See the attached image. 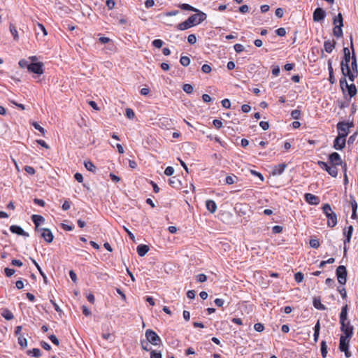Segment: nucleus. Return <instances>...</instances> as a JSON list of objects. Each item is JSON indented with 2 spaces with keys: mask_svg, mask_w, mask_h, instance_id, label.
Masks as SVG:
<instances>
[{
  "mask_svg": "<svg viewBox=\"0 0 358 358\" xmlns=\"http://www.w3.org/2000/svg\"><path fill=\"white\" fill-rule=\"evenodd\" d=\"M323 213L327 216V225L329 227H334L337 224V216L336 214L332 210L329 203H325L322 207Z\"/></svg>",
  "mask_w": 358,
  "mask_h": 358,
  "instance_id": "nucleus-1",
  "label": "nucleus"
},
{
  "mask_svg": "<svg viewBox=\"0 0 358 358\" xmlns=\"http://www.w3.org/2000/svg\"><path fill=\"white\" fill-rule=\"evenodd\" d=\"M340 87L342 91L344 92L345 90H348V93L350 97H353L357 94V88L355 84L348 85L347 80L345 78H341L339 81Z\"/></svg>",
  "mask_w": 358,
  "mask_h": 358,
  "instance_id": "nucleus-2",
  "label": "nucleus"
},
{
  "mask_svg": "<svg viewBox=\"0 0 358 358\" xmlns=\"http://www.w3.org/2000/svg\"><path fill=\"white\" fill-rule=\"evenodd\" d=\"M350 338L351 337H347V336L343 335H341L340 338L339 350L345 352L347 358L351 356V352L348 350Z\"/></svg>",
  "mask_w": 358,
  "mask_h": 358,
  "instance_id": "nucleus-3",
  "label": "nucleus"
},
{
  "mask_svg": "<svg viewBox=\"0 0 358 358\" xmlns=\"http://www.w3.org/2000/svg\"><path fill=\"white\" fill-rule=\"evenodd\" d=\"M194 15H190L187 19L192 26L201 23L206 19V14L198 10Z\"/></svg>",
  "mask_w": 358,
  "mask_h": 358,
  "instance_id": "nucleus-4",
  "label": "nucleus"
},
{
  "mask_svg": "<svg viewBox=\"0 0 358 358\" xmlns=\"http://www.w3.org/2000/svg\"><path fill=\"white\" fill-rule=\"evenodd\" d=\"M145 336L146 340L154 345H159L162 343L160 337L152 329H147Z\"/></svg>",
  "mask_w": 358,
  "mask_h": 358,
  "instance_id": "nucleus-5",
  "label": "nucleus"
},
{
  "mask_svg": "<svg viewBox=\"0 0 358 358\" xmlns=\"http://www.w3.org/2000/svg\"><path fill=\"white\" fill-rule=\"evenodd\" d=\"M329 163L331 165H334V166H336L338 165H341L343 166L344 171H346V169H347L346 164L343 163V161L341 158L340 155L337 152H334L331 153V155H329Z\"/></svg>",
  "mask_w": 358,
  "mask_h": 358,
  "instance_id": "nucleus-6",
  "label": "nucleus"
},
{
  "mask_svg": "<svg viewBox=\"0 0 358 358\" xmlns=\"http://www.w3.org/2000/svg\"><path fill=\"white\" fill-rule=\"evenodd\" d=\"M336 276H337L338 282L342 285H345L347 281V275H348L345 266H339L336 268Z\"/></svg>",
  "mask_w": 358,
  "mask_h": 358,
  "instance_id": "nucleus-7",
  "label": "nucleus"
},
{
  "mask_svg": "<svg viewBox=\"0 0 358 358\" xmlns=\"http://www.w3.org/2000/svg\"><path fill=\"white\" fill-rule=\"evenodd\" d=\"M353 122H338L337 124V129L338 131V134L345 138L348 134L349 129L353 127Z\"/></svg>",
  "mask_w": 358,
  "mask_h": 358,
  "instance_id": "nucleus-8",
  "label": "nucleus"
},
{
  "mask_svg": "<svg viewBox=\"0 0 358 358\" xmlns=\"http://www.w3.org/2000/svg\"><path fill=\"white\" fill-rule=\"evenodd\" d=\"M343 77L341 78L349 79L350 82H354L358 74L350 69V66L341 67Z\"/></svg>",
  "mask_w": 358,
  "mask_h": 358,
  "instance_id": "nucleus-9",
  "label": "nucleus"
},
{
  "mask_svg": "<svg viewBox=\"0 0 358 358\" xmlns=\"http://www.w3.org/2000/svg\"><path fill=\"white\" fill-rule=\"evenodd\" d=\"M341 331L344 334L343 336L352 337L353 335V327L350 324V321L341 323Z\"/></svg>",
  "mask_w": 358,
  "mask_h": 358,
  "instance_id": "nucleus-10",
  "label": "nucleus"
},
{
  "mask_svg": "<svg viewBox=\"0 0 358 358\" xmlns=\"http://www.w3.org/2000/svg\"><path fill=\"white\" fill-rule=\"evenodd\" d=\"M38 231H41V236L48 243L52 242L54 236L52 231L47 228H40Z\"/></svg>",
  "mask_w": 358,
  "mask_h": 358,
  "instance_id": "nucleus-11",
  "label": "nucleus"
},
{
  "mask_svg": "<svg viewBox=\"0 0 358 358\" xmlns=\"http://www.w3.org/2000/svg\"><path fill=\"white\" fill-rule=\"evenodd\" d=\"M352 60L350 51L348 48H343V58L341 62V67L350 66V62Z\"/></svg>",
  "mask_w": 358,
  "mask_h": 358,
  "instance_id": "nucleus-12",
  "label": "nucleus"
},
{
  "mask_svg": "<svg viewBox=\"0 0 358 358\" xmlns=\"http://www.w3.org/2000/svg\"><path fill=\"white\" fill-rule=\"evenodd\" d=\"M28 71L38 75L43 73V64L38 62V63H31L29 65Z\"/></svg>",
  "mask_w": 358,
  "mask_h": 358,
  "instance_id": "nucleus-13",
  "label": "nucleus"
},
{
  "mask_svg": "<svg viewBox=\"0 0 358 358\" xmlns=\"http://www.w3.org/2000/svg\"><path fill=\"white\" fill-rule=\"evenodd\" d=\"M326 17L325 11L321 8H317L313 15L314 22H320L323 20Z\"/></svg>",
  "mask_w": 358,
  "mask_h": 358,
  "instance_id": "nucleus-14",
  "label": "nucleus"
},
{
  "mask_svg": "<svg viewBox=\"0 0 358 358\" xmlns=\"http://www.w3.org/2000/svg\"><path fill=\"white\" fill-rule=\"evenodd\" d=\"M345 145V138L339 135L335 138L334 141V148L336 150H342Z\"/></svg>",
  "mask_w": 358,
  "mask_h": 358,
  "instance_id": "nucleus-15",
  "label": "nucleus"
},
{
  "mask_svg": "<svg viewBox=\"0 0 358 358\" xmlns=\"http://www.w3.org/2000/svg\"><path fill=\"white\" fill-rule=\"evenodd\" d=\"M306 201L310 205H317L320 203V198L313 194L306 193L304 195Z\"/></svg>",
  "mask_w": 358,
  "mask_h": 358,
  "instance_id": "nucleus-16",
  "label": "nucleus"
},
{
  "mask_svg": "<svg viewBox=\"0 0 358 358\" xmlns=\"http://www.w3.org/2000/svg\"><path fill=\"white\" fill-rule=\"evenodd\" d=\"M350 48H351L353 53H352V60H351V63H350V69L352 71H355V73L358 74L357 58H356V56H355V52H354L355 50H354V45H353V43H352V38H351Z\"/></svg>",
  "mask_w": 358,
  "mask_h": 358,
  "instance_id": "nucleus-17",
  "label": "nucleus"
},
{
  "mask_svg": "<svg viewBox=\"0 0 358 358\" xmlns=\"http://www.w3.org/2000/svg\"><path fill=\"white\" fill-rule=\"evenodd\" d=\"M10 230L13 234H16L17 235L23 236H25V237H28L29 236V234L27 232L24 231L23 230V229L22 227H20V226L12 225L10 227Z\"/></svg>",
  "mask_w": 358,
  "mask_h": 358,
  "instance_id": "nucleus-18",
  "label": "nucleus"
},
{
  "mask_svg": "<svg viewBox=\"0 0 358 358\" xmlns=\"http://www.w3.org/2000/svg\"><path fill=\"white\" fill-rule=\"evenodd\" d=\"M336 42L334 40H327L324 43V50L327 53H331L336 47Z\"/></svg>",
  "mask_w": 358,
  "mask_h": 358,
  "instance_id": "nucleus-19",
  "label": "nucleus"
},
{
  "mask_svg": "<svg viewBox=\"0 0 358 358\" xmlns=\"http://www.w3.org/2000/svg\"><path fill=\"white\" fill-rule=\"evenodd\" d=\"M31 220L35 224V230L36 231H37L40 229L39 225L41 223H43L45 220L44 217L39 215H33L31 216Z\"/></svg>",
  "mask_w": 358,
  "mask_h": 358,
  "instance_id": "nucleus-20",
  "label": "nucleus"
},
{
  "mask_svg": "<svg viewBox=\"0 0 358 358\" xmlns=\"http://www.w3.org/2000/svg\"><path fill=\"white\" fill-rule=\"evenodd\" d=\"M286 167H287L286 164H284V163L279 164L273 167V171H272V174L273 176L280 175L283 173V171H285Z\"/></svg>",
  "mask_w": 358,
  "mask_h": 358,
  "instance_id": "nucleus-21",
  "label": "nucleus"
},
{
  "mask_svg": "<svg viewBox=\"0 0 358 358\" xmlns=\"http://www.w3.org/2000/svg\"><path fill=\"white\" fill-rule=\"evenodd\" d=\"M348 305H345L342 307L341 312L340 313V323L345 322L348 320Z\"/></svg>",
  "mask_w": 358,
  "mask_h": 358,
  "instance_id": "nucleus-22",
  "label": "nucleus"
},
{
  "mask_svg": "<svg viewBox=\"0 0 358 358\" xmlns=\"http://www.w3.org/2000/svg\"><path fill=\"white\" fill-rule=\"evenodd\" d=\"M206 206L208 210L211 213H214L217 210L215 202L211 199H208L206 201Z\"/></svg>",
  "mask_w": 358,
  "mask_h": 358,
  "instance_id": "nucleus-23",
  "label": "nucleus"
},
{
  "mask_svg": "<svg viewBox=\"0 0 358 358\" xmlns=\"http://www.w3.org/2000/svg\"><path fill=\"white\" fill-rule=\"evenodd\" d=\"M149 247L147 245H139L137 246V252L140 257H143L149 251Z\"/></svg>",
  "mask_w": 358,
  "mask_h": 358,
  "instance_id": "nucleus-24",
  "label": "nucleus"
},
{
  "mask_svg": "<svg viewBox=\"0 0 358 358\" xmlns=\"http://www.w3.org/2000/svg\"><path fill=\"white\" fill-rule=\"evenodd\" d=\"M193 27L190 22H189V20H186L185 21L179 23L177 24L176 27L178 29L184 31L186 29H189L190 27Z\"/></svg>",
  "mask_w": 358,
  "mask_h": 358,
  "instance_id": "nucleus-25",
  "label": "nucleus"
},
{
  "mask_svg": "<svg viewBox=\"0 0 358 358\" xmlns=\"http://www.w3.org/2000/svg\"><path fill=\"white\" fill-rule=\"evenodd\" d=\"M169 184L174 187V188H180L181 186V182L176 177H172L169 180Z\"/></svg>",
  "mask_w": 358,
  "mask_h": 358,
  "instance_id": "nucleus-26",
  "label": "nucleus"
},
{
  "mask_svg": "<svg viewBox=\"0 0 358 358\" xmlns=\"http://www.w3.org/2000/svg\"><path fill=\"white\" fill-rule=\"evenodd\" d=\"M313 306L317 310H324L327 308L326 306L321 303L320 298H314Z\"/></svg>",
  "mask_w": 358,
  "mask_h": 358,
  "instance_id": "nucleus-27",
  "label": "nucleus"
},
{
  "mask_svg": "<svg viewBox=\"0 0 358 358\" xmlns=\"http://www.w3.org/2000/svg\"><path fill=\"white\" fill-rule=\"evenodd\" d=\"M327 172L332 177L336 178L338 176V169L336 166H329Z\"/></svg>",
  "mask_w": 358,
  "mask_h": 358,
  "instance_id": "nucleus-28",
  "label": "nucleus"
},
{
  "mask_svg": "<svg viewBox=\"0 0 358 358\" xmlns=\"http://www.w3.org/2000/svg\"><path fill=\"white\" fill-rule=\"evenodd\" d=\"M84 165L86 169L92 173H95L96 171V167L91 161H85Z\"/></svg>",
  "mask_w": 358,
  "mask_h": 358,
  "instance_id": "nucleus-29",
  "label": "nucleus"
},
{
  "mask_svg": "<svg viewBox=\"0 0 358 358\" xmlns=\"http://www.w3.org/2000/svg\"><path fill=\"white\" fill-rule=\"evenodd\" d=\"M179 8L184 10H189L192 12H197L198 9L192 6L189 4L187 3H181L179 5Z\"/></svg>",
  "mask_w": 358,
  "mask_h": 358,
  "instance_id": "nucleus-30",
  "label": "nucleus"
},
{
  "mask_svg": "<svg viewBox=\"0 0 358 358\" xmlns=\"http://www.w3.org/2000/svg\"><path fill=\"white\" fill-rule=\"evenodd\" d=\"M333 23L334 25L343 26V19L341 13L334 18Z\"/></svg>",
  "mask_w": 358,
  "mask_h": 358,
  "instance_id": "nucleus-31",
  "label": "nucleus"
},
{
  "mask_svg": "<svg viewBox=\"0 0 358 358\" xmlns=\"http://www.w3.org/2000/svg\"><path fill=\"white\" fill-rule=\"evenodd\" d=\"M343 27V26L335 25V27L333 29V34L337 38H340L343 36V31H342Z\"/></svg>",
  "mask_w": 358,
  "mask_h": 358,
  "instance_id": "nucleus-32",
  "label": "nucleus"
},
{
  "mask_svg": "<svg viewBox=\"0 0 358 358\" xmlns=\"http://www.w3.org/2000/svg\"><path fill=\"white\" fill-rule=\"evenodd\" d=\"M17 341L22 348H25L27 346V340L22 335L18 336Z\"/></svg>",
  "mask_w": 358,
  "mask_h": 358,
  "instance_id": "nucleus-33",
  "label": "nucleus"
},
{
  "mask_svg": "<svg viewBox=\"0 0 358 358\" xmlns=\"http://www.w3.org/2000/svg\"><path fill=\"white\" fill-rule=\"evenodd\" d=\"M9 28H10V31L12 36H13L14 40L18 41L19 36H18L17 31L15 27L13 24H10Z\"/></svg>",
  "mask_w": 358,
  "mask_h": 358,
  "instance_id": "nucleus-34",
  "label": "nucleus"
},
{
  "mask_svg": "<svg viewBox=\"0 0 358 358\" xmlns=\"http://www.w3.org/2000/svg\"><path fill=\"white\" fill-rule=\"evenodd\" d=\"M327 354V345L326 341H322L321 343V355L322 357L325 358Z\"/></svg>",
  "mask_w": 358,
  "mask_h": 358,
  "instance_id": "nucleus-35",
  "label": "nucleus"
},
{
  "mask_svg": "<svg viewBox=\"0 0 358 358\" xmlns=\"http://www.w3.org/2000/svg\"><path fill=\"white\" fill-rule=\"evenodd\" d=\"M2 316L7 320H11L14 318L13 314L9 310L6 309L2 313Z\"/></svg>",
  "mask_w": 358,
  "mask_h": 358,
  "instance_id": "nucleus-36",
  "label": "nucleus"
},
{
  "mask_svg": "<svg viewBox=\"0 0 358 358\" xmlns=\"http://www.w3.org/2000/svg\"><path fill=\"white\" fill-rule=\"evenodd\" d=\"M180 62L183 66H187L190 64V59L187 56H182Z\"/></svg>",
  "mask_w": 358,
  "mask_h": 358,
  "instance_id": "nucleus-37",
  "label": "nucleus"
},
{
  "mask_svg": "<svg viewBox=\"0 0 358 358\" xmlns=\"http://www.w3.org/2000/svg\"><path fill=\"white\" fill-rule=\"evenodd\" d=\"M182 90L187 93V94H191L193 92V86L190 84H184L182 86Z\"/></svg>",
  "mask_w": 358,
  "mask_h": 358,
  "instance_id": "nucleus-38",
  "label": "nucleus"
},
{
  "mask_svg": "<svg viewBox=\"0 0 358 358\" xmlns=\"http://www.w3.org/2000/svg\"><path fill=\"white\" fill-rule=\"evenodd\" d=\"M303 278L304 275L301 272H297L294 274V280L298 283L301 282Z\"/></svg>",
  "mask_w": 358,
  "mask_h": 358,
  "instance_id": "nucleus-39",
  "label": "nucleus"
},
{
  "mask_svg": "<svg viewBox=\"0 0 358 358\" xmlns=\"http://www.w3.org/2000/svg\"><path fill=\"white\" fill-rule=\"evenodd\" d=\"M29 355L31 354L35 357H39L41 355V350L38 348H34L27 352Z\"/></svg>",
  "mask_w": 358,
  "mask_h": 358,
  "instance_id": "nucleus-40",
  "label": "nucleus"
},
{
  "mask_svg": "<svg viewBox=\"0 0 358 358\" xmlns=\"http://www.w3.org/2000/svg\"><path fill=\"white\" fill-rule=\"evenodd\" d=\"M8 331L6 327H0V342H2L6 336V334Z\"/></svg>",
  "mask_w": 358,
  "mask_h": 358,
  "instance_id": "nucleus-41",
  "label": "nucleus"
},
{
  "mask_svg": "<svg viewBox=\"0 0 358 358\" xmlns=\"http://www.w3.org/2000/svg\"><path fill=\"white\" fill-rule=\"evenodd\" d=\"M141 348L142 349H143L144 350H146V351H150L151 350V348L149 345V342L146 340V341H141Z\"/></svg>",
  "mask_w": 358,
  "mask_h": 358,
  "instance_id": "nucleus-42",
  "label": "nucleus"
},
{
  "mask_svg": "<svg viewBox=\"0 0 358 358\" xmlns=\"http://www.w3.org/2000/svg\"><path fill=\"white\" fill-rule=\"evenodd\" d=\"M196 280L199 282H204L207 280V276L203 273H200L196 276Z\"/></svg>",
  "mask_w": 358,
  "mask_h": 358,
  "instance_id": "nucleus-43",
  "label": "nucleus"
},
{
  "mask_svg": "<svg viewBox=\"0 0 358 358\" xmlns=\"http://www.w3.org/2000/svg\"><path fill=\"white\" fill-rule=\"evenodd\" d=\"M150 358H162L161 352L157 350H150Z\"/></svg>",
  "mask_w": 358,
  "mask_h": 358,
  "instance_id": "nucleus-44",
  "label": "nucleus"
},
{
  "mask_svg": "<svg viewBox=\"0 0 358 358\" xmlns=\"http://www.w3.org/2000/svg\"><path fill=\"white\" fill-rule=\"evenodd\" d=\"M309 244L313 248H318L320 247V242L317 239H310Z\"/></svg>",
  "mask_w": 358,
  "mask_h": 358,
  "instance_id": "nucleus-45",
  "label": "nucleus"
},
{
  "mask_svg": "<svg viewBox=\"0 0 358 358\" xmlns=\"http://www.w3.org/2000/svg\"><path fill=\"white\" fill-rule=\"evenodd\" d=\"M30 259H31V262H33V264L36 266V267L37 268V269L38 270L40 274L43 276V278H46V275L42 271V269H41V266L38 265V264L36 262V260L32 258H30Z\"/></svg>",
  "mask_w": 358,
  "mask_h": 358,
  "instance_id": "nucleus-46",
  "label": "nucleus"
},
{
  "mask_svg": "<svg viewBox=\"0 0 358 358\" xmlns=\"http://www.w3.org/2000/svg\"><path fill=\"white\" fill-rule=\"evenodd\" d=\"M125 115L129 119H134L135 117V113L131 108H127Z\"/></svg>",
  "mask_w": 358,
  "mask_h": 358,
  "instance_id": "nucleus-47",
  "label": "nucleus"
},
{
  "mask_svg": "<svg viewBox=\"0 0 358 358\" xmlns=\"http://www.w3.org/2000/svg\"><path fill=\"white\" fill-rule=\"evenodd\" d=\"M291 116L294 120H298L301 116V111L299 110H294L291 113Z\"/></svg>",
  "mask_w": 358,
  "mask_h": 358,
  "instance_id": "nucleus-48",
  "label": "nucleus"
},
{
  "mask_svg": "<svg viewBox=\"0 0 358 358\" xmlns=\"http://www.w3.org/2000/svg\"><path fill=\"white\" fill-rule=\"evenodd\" d=\"M234 178L237 179V177L235 176H228L226 177L225 182L228 185H232L235 182Z\"/></svg>",
  "mask_w": 358,
  "mask_h": 358,
  "instance_id": "nucleus-49",
  "label": "nucleus"
},
{
  "mask_svg": "<svg viewBox=\"0 0 358 358\" xmlns=\"http://www.w3.org/2000/svg\"><path fill=\"white\" fill-rule=\"evenodd\" d=\"M163 41L160 39H155L152 41V45L157 48H160L163 45Z\"/></svg>",
  "mask_w": 358,
  "mask_h": 358,
  "instance_id": "nucleus-50",
  "label": "nucleus"
},
{
  "mask_svg": "<svg viewBox=\"0 0 358 358\" xmlns=\"http://www.w3.org/2000/svg\"><path fill=\"white\" fill-rule=\"evenodd\" d=\"M32 125L34 126V127L37 129L38 131H39L43 136L45 135V129L44 128H43L42 127H41L37 122H33L32 123Z\"/></svg>",
  "mask_w": 358,
  "mask_h": 358,
  "instance_id": "nucleus-51",
  "label": "nucleus"
},
{
  "mask_svg": "<svg viewBox=\"0 0 358 358\" xmlns=\"http://www.w3.org/2000/svg\"><path fill=\"white\" fill-rule=\"evenodd\" d=\"M101 336L103 339L113 342L114 341L113 336L110 333H103Z\"/></svg>",
  "mask_w": 358,
  "mask_h": 358,
  "instance_id": "nucleus-52",
  "label": "nucleus"
},
{
  "mask_svg": "<svg viewBox=\"0 0 358 358\" xmlns=\"http://www.w3.org/2000/svg\"><path fill=\"white\" fill-rule=\"evenodd\" d=\"M329 162H322V161H318L317 162V164L319 165V166L321 169L325 170L326 171H327V169H328V167L329 166Z\"/></svg>",
  "mask_w": 358,
  "mask_h": 358,
  "instance_id": "nucleus-53",
  "label": "nucleus"
},
{
  "mask_svg": "<svg viewBox=\"0 0 358 358\" xmlns=\"http://www.w3.org/2000/svg\"><path fill=\"white\" fill-rule=\"evenodd\" d=\"M187 41L189 44L193 45L196 42V37L194 34H189Z\"/></svg>",
  "mask_w": 358,
  "mask_h": 358,
  "instance_id": "nucleus-54",
  "label": "nucleus"
},
{
  "mask_svg": "<svg viewBox=\"0 0 358 358\" xmlns=\"http://www.w3.org/2000/svg\"><path fill=\"white\" fill-rule=\"evenodd\" d=\"M49 339L51 341V342L55 344V345L58 346L59 345V341L58 338L53 334L50 335L48 336Z\"/></svg>",
  "mask_w": 358,
  "mask_h": 358,
  "instance_id": "nucleus-55",
  "label": "nucleus"
},
{
  "mask_svg": "<svg viewBox=\"0 0 358 358\" xmlns=\"http://www.w3.org/2000/svg\"><path fill=\"white\" fill-rule=\"evenodd\" d=\"M337 289H338V292L341 294V297L343 299H345L347 297V293H346V290H345V287H338Z\"/></svg>",
  "mask_w": 358,
  "mask_h": 358,
  "instance_id": "nucleus-56",
  "label": "nucleus"
},
{
  "mask_svg": "<svg viewBox=\"0 0 358 358\" xmlns=\"http://www.w3.org/2000/svg\"><path fill=\"white\" fill-rule=\"evenodd\" d=\"M174 173V169L172 166H168L164 171V174L168 176H171Z\"/></svg>",
  "mask_w": 358,
  "mask_h": 358,
  "instance_id": "nucleus-57",
  "label": "nucleus"
},
{
  "mask_svg": "<svg viewBox=\"0 0 358 358\" xmlns=\"http://www.w3.org/2000/svg\"><path fill=\"white\" fill-rule=\"evenodd\" d=\"M254 329L258 332H262L264 329V326L262 323H256L254 326Z\"/></svg>",
  "mask_w": 358,
  "mask_h": 358,
  "instance_id": "nucleus-58",
  "label": "nucleus"
},
{
  "mask_svg": "<svg viewBox=\"0 0 358 358\" xmlns=\"http://www.w3.org/2000/svg\"><path fill=\"white\" fill-rule=\"evenodd\" d=\"M275 33L279 36H284L286 34V30L285 28L280 27L275 30Z\"/></svg>",
  "mask_w": 358,
  "mask_h": 358,
  "instance_id": "nucleus-59",
  "label": "nucleus"
},
{
  "mask_svg": "<svg viewBox=\"0 0 358 358\" xmlns=\"http://www.w3.org/2000/svg\"><path fill=\"white\" fill-rule=\"evenodd\" d=\"M221 103H222V107H224L225 108H229L230 106H231V102H230V101L228 99H223L221 101Z\"/></svg>",
  "mask_w": 358,
  "mask_h": 358,
  "instance_id": "nucleus-60",
  "label": "nucleus"
},
{
  "mask_svg": "<svg viewBox=\"0 0 358 358\" xmlns=\"http://www.w3.org/2000/svg\"><path fill=\"white\" fill-rule=\"evenodd\" d=\"M353 231V227L352 225L348 227V231H344L346 238H351Z\"/></svg>",
  "mask_w": 358,
  "mask_h": 358,
  "instance_id": "nucleus-61",
  "label": "nucleus"
},
{
  "mask_svg": "<svg viewBox=\"0 0 358 358\" xmlns=\"http://www.w3.org/2000/svg\"><path fill=\"white\" fill-rule=\"evenodd\" d=\"M234 48L235 51L238 53L244 50V46L239 43L235 44Z\"/></svg>",
  "mask_w": 358,
  "mask_h": 358,
  "instance_id": "nucleus-62",
  "label": "nucleus"
},
{
  "mask_svg": "<svg viewBox=\"0 0 358 358\" xmlns=\"http://www.w3.org/2000/svg\"><path fill=\"white\" fill-rule=\"evenodd\" d=\"M24 169L27 173L30 175H34L35 173V169L31 166H25Z\"/></svg>",
  "mask_w": 358,
  "mask_h": 358,
  "instance_id": "nucleus-63",
  "label": "nucleus"
},
{
  "mask_svg": "<svg viewBox=\"0 0 358 358\" xmlns=\"http://www.w3.org/2000/svg\"><path fill=\"white\" fill-rule=\"evenodd\" d=\"M71 202L69 200H66L63 205H62V209L64 210H68L71 208Z\"/></svg>",
  "mask_w": 358,
  "mask_h": 358,
  "instance_id": "nucleus-64",
  "label": "nucleus"
}]
</instances>
